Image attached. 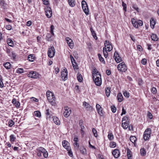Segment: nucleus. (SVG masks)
Instances as JSON below:
<instances>
[{
  "instance_id": "obj_1",
  "label": "nucleus",
  "mask_w": 159,
  "mask_h": 159,
  "mask_svg": "<svg viewBox=\"0 0 159 159\" xmlns=\"http://www.w3.org/2000/svg\"><path fill=\"white\" fill-rule=\"evenodd\" d=\"M92 78L95 84L100 86L102 84L101 77L99 72L95 68L92 71Z\"/></svg>"
},
{
  "instance_id": "obj_2",
  "label": "nucleus",
  "mask_w": 159,
  "mask_h": 159,
  "mask_svg": "<svg viewBox=\"0 0 159 159\" xmlns=\"http://www.w3.org/2000/svg\"><path fill=\"white\" fill-rule=\"evenodd\" d=\"M131 22L134 27L136 28H138L139 25V26H141L143 25V22L141 20H137L134 18L132 19Z\"/></svg>"
},
{
  "instance_id": "obj_3",
  "label": "nucleus",
  "mask_w": 159,
  "mask_h": 159,
  "mask_svg": "<svg viewBox=\"0 0 159 159\" xmlns=\"http://www.w3.org/2000/svg\"><path fill=\"white\" fill-rule=\"evenodd\" d=\"M118 70L122 72H125L127 70V67L124 62L119 64L117 67Z\"/></svg>"
},
{
  "instance_id": "obj_4",
  "label": "nucleus",
  "mask_w": 159,
  "mask_h": 159,
  "mask_svg": "<svg viewBox=\"0 0 159 159\" xmlns=\"http://www.w3.org/2000/svg\"><path fill=\"white\" fill-rule=\"evenodd\" d=\"M151 134V129L150 128L147 129L143 134V139L145 140H148Z\"/></svg>"
},
{
  "instance_id": "obj_5",
  "label": "nucleus",
  "mask_w": 159,
  "mask_h": 159,
  "mask_svg": "<svg viewBox=\"0 0 159 159\" xmlns=\"http://www.w3.org/2000/svg\"><path fill=\"white\" fill-rule=\"evenodd\" d=\"M64 109L65 111L63 113L64 116L67 118L69 116L71 112V110L70 108L68 106H65L64 107Z\"/></svg>"
},
{
  "instance_id": "obj_6",
  "label": "nucleus",
  "mask_w": 159,
  "mask_h": 159,
  "mask_svg": "<svg viewBox=\"0 0 159 159\" xmlns=\"http://www.w3.org/2000/svg\"><path fill=\"white\" fill-rule=\"evenodd\" d=\"M82 7L83 10L86 14H88L89 9L86 2L84 0H83L81 2Z\"/></svg>"
},
{
  "instance_id": "obj_7",
  "label": "nucleus",
  "mask_w": 159,
  "mask_h": 159,
  "mask_svg": "<svg viewBox=\"0 0 159 159\" xmlns=\"http://www.w3.org/2000/svg\"><path fill=\"white\" fill-rule=\"evenodd\" d=\"M48 56L49 57H53L55 54V49L53 46H51L48 49Z\"/></svg>"
},
{
  "instance_id": "obj_8",
  "label": "nucleus",
  "mask_w": 159,
  "mask_h": 159,
  "mask_svg": "<svg viewBox=\"0 0 159 159\" xmlns=\"http://www.w3.org/2000/svg\"><path fill=\"white\" fill-rule=\"evenodd\" d=\"M61 76L62 80H63L64 81L66 80L67 79V71L65 67L63 68V70L61 72Z\"/></svg>"
},
{
  "instance_id": "obj_9",
  "label": "nucleus",
  "mask_w": 159,
  "mask_h": 159,
  "mask_svg": "<svg viewBox=\"0 0 159 159\" xmlns=\"http://www.w3.org/2000/svg\"><path fill=\"white\" fill-rule=\"evenodd\" d=\"M45 15L48 18H50L52 16V11L50 7H48L45 8Z\"/></svg>"
},
{
  "instance_id": "obj_10",
  "label": "nucleus",
  "mask_w": 159,
  "mask_h": 159,
  "mask_svg": "<svg viewBox=\"0 0 159 159\" xmlns=\"http://www.w3.org/2000/svg\"><path fill=\"white\" fill-rule=\"evenodd\" d=\"M65 39L70 48L71 49L73 48L74 47V44L72 40L68 37H66Z\"/></svg>"
},
{
  "instance_id": "obj_11",
  "label": "nucleus",
  "mask_w": 159,
  "mask_h": 159,
  "mask_svg": "<svg viewBox=\"0 0 159 159\" xmlns=\"http://www.w3.org/2000/svg\"><path fill=\"white\" fill-rule=\"evenodd\" d=\"M28 75L29 77L37 78L39 76V74L36 71H31L30 72Z\"/></svg>"
},
{
  "instance_id": "obj_12",
  "label": "nucleus",
  "mask_w": 159,
  "mask_h": 159,
  "mask_svg": "<svg viewBox=\"0 0 159 159\" xmlns=\"http://www.w3.org/2000/svg\"><path fill=\"white\" fill-rule=\"evenodd\" d=\"M114 57L117 63H119L122 61L121 57H120L119 55L116 52H115L114 54Z\"/></svg>"
},
{
  "instance_id": "obj_13",
  "label": "nucleus",
  "mask_w": 159,
  "mask_h": 159,
  "mask_svg": "<svg viewBox=\"0 0 159 159\" xmlns=\"http://www.w3.org/2000/svg\"><path fill=\"white\" fill-rule=\"evenodd\" d=\"M62 144L63 146L67 150H69L71 149L70 147V144L67 141L64 140L63 141Z\"/></svg>"
},
{
  "instance_id": "obj_14",
  "label": "nucleus",
  "mask_w": 159,
  "mask_h": 159,
  "mask_svg": "<svg viewBox=\"0 0 159 159\" xmlns=\"http://www.w3.org/2000/svg\"><path fill=\"white\" fill-rule=\"evenodd\" d=\"M105 47H106L108 49V51H111L112 49V46L111 43L109 41L106 40L104 43Z\"/></svg>"
},
{
  "instance_id": "obj_15",
  "label": "nucleus",
  "mask_w": 159,
  "mask_h": 159,
  "mask_svg": "<svg viewBox=\"0 0 159 159\" xmlns=\"http://www.w3.org/2000/svg\"><path fill=\"white\" fill-rule=\"evenodd\" d=\"M83 106L87 110L89 111H92L93 109L92 107L89 104L86 102H84L83 103Z\"/></svg>"
},
{
  "instance_id": "obj_16",
  "label": "nucleus",
  "mask_w": 159,
  "mask_h": 159,
  "mask_svg": "<svg viewBox=\"0 0 159 159\" xmlns=\"http://www.w3.org/2000/svg\"><path fill=\"white\" fill-rule=\"evenodd\" d=\"M112 154L115 158H118L120 155L119 151L118 149H115L112 152Z\"/></svg>"
},
{
  "instance_id": "obj_17",
  "label": "nucleus",
  "mask_w": 159,
  "mask_h": 159,
  "mask_svg": "<svg viewBox=\"0 0 159 159\" xmlns=\"http://www.w3.org/2000/svg\"><path fill=\"white\" fill-rule=\"evenodd\" d=\"M43 147H39L36 149V152L38 157H41L42 154L43 153Z\"/></svg>"
},
{
  "instance_id": "obj_18",
  "label": "nucleus",
  "mask_w": 159,
  "mask_h": 159,
  "mask_svg": "<svg viewBox=\"0 0 159 159\" xmlns=\"http://www.w3.org/2000/svg\"><path fill=\"white\" fill-rule=\"evenodd\" d=\"M12 102L16 107H19L20 106V103L19 101H16L15 98H14L12 100Z\"/></svg>"
},
{
  "instance_id": "obj_19",
  "label": "nucleus",
  "mask_w": 159,
  "mask_h": 159,
  "mask_svg": "<svg viewBox=\"0 0 159 159\" xmlns=\"http://www.w3.org/2000/svg\"><path fill=\"white\" fill-rule=\"evenodd\" d=\"M52 35L50 33H47L46 37V39L48 41H51L53 40Z\"/></svg>"
},
{
  "instance_id": "obj_20",
  "label": "nucleus",
  "mask_w": 159,
  "mask_h": 159,
  "mask_svg": "<svg viewBox=\"0 0 159 159\" xmlns=\"http://www.w3.org/2000/svg\"><path fill=\"white\" fill-rule=\"evenodd\" d=\"M35 58L34 55L30 54L28 56V59L29 61L33 62L35 59Z\"/></svg>"
},
{
  "instance_id": "obj_21",
  "label": "nucleus",
  "mask_w": 159,
  "mask_h": 159,
  "mask_svg": "<svg viewBox=\"0 0 159 159\" xmlns=\"http://www.w3.org/2000/svg\"><path fill=\"white\" fill-rule=\"evenodd\" d=\"M53 120L56 124L58 125L60 124V121L59 119L55 116H54L53 117Z\"/></svg>"
},
{
  "instance_id": "obj_22",
  "label": "nucleus",
  "mask_w": 159,
  "mask_h": 159,
  "mask_svg": "<svg viewBox=\"0 0 159 159\" xmlns=\"http://www.w3.org/2000/svg\"><path fill=\"white\" fill-rule=\"evenodd\" d=\"M127 156L128 159H132V152L129 148L127 149Z\"/></svg>"
},
{
  "instance_id": "obj_23",
  "label": "nucleus",
  "mask_w": 159,
  "mask_h": 159,
  "mask_svg": "<svg viewBox=\"0 0 159 159\" xmlns=\"http://www.w3.org/2000/svg\"><path fill=\"white\" fill-rule=\"evenodd\" d=\"M150 24L151 27L153 29L154 28L156 24V22L153 18H151L150 20Z\"/></svg>"
},
{
  "instance_id": "obj_24",
  "label": "nucleus",
  "mask_w": 159,
  "mask_h": 159,
  "mask_svg": "<svg viewBox=\"0 0 159 159\" xmlns=\"http://www.w3.org/2000/svg\"><path fill=\"white\" fill-rule=\"evenodd\" d=\"M123 97L122 94L120 93H118L117 96V99L120 102H121L123 100Z\"/></svg>"
},
{
  "instance_id": "obj_25",
  "label": "nucleus",
  "mask_w": 159,
  "mask_h": 159,
  "mask_svg": "<svg viewBox=\"0 0 159 159\" xmlns=\"http://www.w3.org/2000/svg\"><path fill=\"white\" fill-rule=\"evenodd\" d=\"M4 67L7 69L10 68L11 67V65L9 62H6L3 64Z\"/></svg>"
},
{
  "instance_id": "obj_26",
  "label": "nucleus",
  "mask_w": 159,
  "mask_h": 159,
  "mask_svg": "<svg viewBox=\"0 0 159 159\" xmlns=\"http://www.w3.org/2000/svg\"><path fill=\"white\" fill-rule=\"evenodd\" d=\"M122 127L125 129H127L129 125V122H122Z\"/></svg>"
},
{
  "instance_id": "obj_27",
  "label": "nucleus",
  "mask_w": 159,
  "mask_h": 159,
  "mask_svg": "<svg viewBox=\"0 0 159 159\" xmlns=\"http://www.w3.org/2000/svg\"><path fill=\"white\" fill-rule=\"evenodd\" d=\"M90 30L94 38L96 40L97 39V37L96 35V34L95 33V31L92 27L90 28Z\"/></svg>"
},
{
  "instance_id": "obj_28",
  "label": "nucleus",
  "mask_w": 159,
  "mask_h": 159,
  "mask_svg": "<svg viewBox=\"0 0 159 159\" xmlns=\"http://www.w3.org/2000/svg\"><path fill=\"white\" fill-rule=\"evenodd\" d=\"M151 38L152 40L154 41H157L158 40V38L156 34H152L151 35Z\"/></svg>"
},
{
  "instance_id": "obj_29",
  "label": "nucleus",
  "mask_w": 159,
  "mask_h": 159,
  "mask_svg": "<svg viewBox=\"0 0 159 159\" xmlns=\"http://www.w3.org/2000/svg\"><path fill=\"white\" fill-rule=\"evenodd\" d=\"M7 43L8 45L11 47H13V42L11 39H8L7 40Z\"/></svg>"
},
{
  "instance_id": "obj_30",
  "label": "nucleus",
  "mask_w": 159,
  "mask_h": 159,
  "mask_svg": "<svg viewBox=\"0 0 159 159\" xmlns=\"http://www.w3.org/2000/svg\"><path fill=\"white\" fill-rule=\"evenodd\" d=\"M43 157L45 158H47L48 157V152L46 151V150L43 148Z\"/></svg>"
},
{
  "instance_id": "obj_31",
  "label": "nucleus",
  "mask_w": 159,
  "mask_h": 159,
  "mask_svg": "<svg viewBox=\"0 0 159 159\" xmlns=\"http://www.w3.org/2000/svg\"><path fill=\"white\" fill-rule=\"evenodd\" d=\"M0 5L1 7L5 8L7 5V4L5 3V1L2 0L0 1Z\"/></svg>"
},
{
  "instance_id": "obj_32",
  "label": "nucleus",
  "mask_w": 159,
  "mask_h": 159,
  "mask_svg": "<svg viewBox=\"0 0 159 159\" xmlns=\"http://www.w3.org/2000/svg\"><path fill=\"white\" fill-rule=\"evenodd\" d=\"M140 152L142 156H145L146 154V151L144 148H142L140 149Z\"/></svg>"
},
{
  "instance_id": "obj_33",
  "label": "nucleus",
  "mask_w": 159,
  "mask_h": 159,
  "mask_svg": "<svg viewBox=\"0 0 159 159\" xmlns=\"http://www.w3.org/2000/svg\"><path fill=\"white\" fill-rule=\"evenodd\" d=\"M77 78L79 82H81L82 81L83 78H82V76L80 74V73H78L77 74Z\"/></svg>"
},
{
  "instance_id": "obj_34",
  "label": "nucleus",
  "mask_w": 159,
  "mask_h": 159,
  "mask_svg": "<svg viewBox=\"0 0 159 159\" xmlns=\"http://www.w3.org/2000/svg\"><path fill=\"white\" fill-rule=\"evenodd\" d=\"M68 1L70 6L73 7L75 6V0H68Z\"/></svg>"
},
{
  "instance_id": "obj_35",
  "label": "nucleus",
  "mask_w": 159,
  "mask_h": 159,
  "mask_svg": "<svg viewBox=\"0 0 159 159\" xmlns=\"http://www.w3.org/2000/svg\"><path fill=\"white\" fill-rule=\"evenodd\" d=\"M80 150L81 152L83 154H85L86 153V151L85 148L84 147H81L80 148Z\"/></svg>"
},
{
  "instance_id": "obj_36",
  "label": "nucleus",
  "mask_w": 159,
  "mask_h": 159,
  "mask_svg": "<svg viewBox=\"0 0 159 159\" xmlns=\"http://www.w3.org/2000/svg\"><path fill=\"white\" fill-rule=\"evenodd\" d=\"M98 58H99V60H100V61L103 63H105V61L104 60V58L102 57V56L101 55V54L100 53H98Z\"/></svg>"
},
{
  "instance_id": "obj_37",
  "label": "nucleus",
  "mask_w": 159,
  "mask_h": 159,
  "mask_svg": "<svg viewBox=\"0 0 159 159\" xmlns=\"http://www.w3.org/2000/svg\"><path fill=\"white\" fill-rule=\"evenodd\" d=\"M34 113V115L36 116L40 117L41 116L40 112L39 111H35Z\"/></svg>"
},
{
  "instance_id": "obj_38",
  "label": "nucleus",
  "mask_w": 159,
  "mask_h": 159,
  "mask_svg": "<svg viewBox=\"0 0 159 159\" xmlns=\"http://www.w3.org/2000/svg\"><path fill=\"white\" fill-rule=\"evenodd\" d=\"M108 137L110 140H112L114 139V136L112 133H109L108 135Z\"/></svg>"
},
{
  "instance_id": "obj_39",
  "label": "nucleus",
  "mask_w": 159,
  "mask_h": 159,
  "mask_svg": "<svg viewBox=\"0 0 159 159\" xmlns=\"http://www.w3.org/2000/svg\"><path fill=\"white\" fill-rule=\"evenodd\" d=\"M103 52L105 57L106 58L108 56V53L106 50V48H103Z\"/></svg>"
},
{
  "instance_id": "obj_40",
  "label": "nucleus",
  "mask_w": 159,
  "mask_h": 159,
  "mask_svg": "<svg viewBox=\"0 0 159 159\" xmlns=\"http://www.w3.org/2000/svg\"><path fill=\"white\" fill-rule=\"evenodd\" d=\"M130 141L133 143H134L136 140V138L135 137L131 136L130 138Z\"/></svg>"
},
{
  "instance_id": "obj_41",
  "label": "nucleus",
  "mask_w": 159,
  "mask_h": 159,
  "mask_svg": "<svg viewBox=\"0 0 159 159\" xmlns=\"http://www.w3.org/2000/svg\"><path fill=\"white\" fill-rule=\"evenodd\" d=\"M110 88H107L106 89V93L107 97H108L110 95Z\"/></svg>"
},
{
  "instance_id": "obj_42",
  "label": "nucleus",
  "mask_w": 159,
  "mask_h": 159,
  "mask_svg": "<svg viewBox=\"0 0 159 159\" xmlns=\"http://www.w3.org/2000/svg\"><path fill=\"white\" fill-rule=\"evenodd\" d=\"M122 122H129V118L125 116L122 119Z\"/></svg>"
},
{
  "instance_id": "obj_43",
  "label": "nucleus",
  "mask_w": 159,
  "mask_h": 159,
  "mask_svg": "<svg viewBox=\"0 0 159 159\" xmlns=\"http://www.w3.org/2000/svg\"><path fill=\"white\" fill-rule=\"evenodd\" d=\"M16 139V137L13 134H11L10 136V140L11 142H14Z\"/></svg>"
},
{
  "instance_id": "obj_44",
  "label": "nucleus",
  "mask_w": 159,
  "mask_h": 159,
  "mask_svg": "<svg viewBox=\"0 0 159 159\" xmlns=\"http://www.w3.org/2000/svg\"><path fill=\"white\" fill-rule=\"evenodd\" d=\"M50 33L51 34L54 36V33H53V30L54 29V26L53 25H52L50 26Z\"/></svg>"
},
{
  "instance_id": "obj_45",
  "label": "nucleus",
  "mask_w": 159,
  "mask_h": 159,
  "mask_svg": "<svg viewBox=\"0 0 159 159\" xmlns=\"http://www.w3.org/2000/svg\"><path fill=\"white\" fill-rule=\"evenodd\" d=\"M116 146V143L114 142H111L110 143V146L111 148H115Z\"/></svg>"
},
{
  "instance_id": "obj_46",
  "label": "nucleus",
  "mask_w": 159,
  "mask_h": 159,
  "mask_svg": "<svg viewBox=\"0 0 159 159\" xmlns=\"http://www.w3.org/2000/svg\"><path fill=\"white\" fill-rule=\"evenodd\" d=\"M92 132L95 137H97L98 136V134L97 133L96 130L94 128H93L92 129Z\"/></svg>"
},
{
  "instance_id": "obj_47",
  "label": "nucleus",
  "mask_w": 159,
  "mask_h": 159,
  "mask_svg": "<svg viewBox=\"0 0 159 159\" xmlns=\"http://www.w3.org/2000/svg\"><path fill=\"white\" fill-rule=\"evenodd\" d=\"M14 121L11 120H9L8 122V125L9 127H11L14 125Z\"/></svg>"
},
{
  "instance_id": "obj_48",
  "label": "nucleus",
  "mask_w": 159,
  "mask_h": 159,
  "mask_svg": "<svg viewBox=\"0 0 159 159\" xmlns=\"http://www.w3.org/2000/svg\"><path fill=\"white\" fill-rule=\"evenodd\" d=\"M51 104L52 106H55L56 104L55 99H53L51 100L48 101Z\"/></svg>"
},
{
  "instance_id": "obj_49",
  "label": "nucleus",
  "mask_w": 159,
  "mask_h": 159,
  "mask_svg": "<svg viewBox=\"0 0 159 159\" xmlns=\"http://www.w3.org/2000/svg\"><path fill=\"white\" fill-rule=\"evenodd\" d=\"M2 77L1 75H0V87L2 88L3 86V84L2 81Z\"/></svg>"
},
{
  "instance_id": "obj_50",
  "label": "nucleus",
  "mask_w": 159,
  "mask_h": 159,
  "mask_svg": "<svg viewBox=\"0 0 159 159\" xmlns=\"http://www.w3.org/2000/svg\"><path fill=\"white\" fill-rule=\"evenodd\" d=\"M48 101L51 100L53 99H55V96L53 93V95H51L49 97L47 98Z\"/></svg>"
},
{
  "instance_id": "obj_51",
  "label": "nucleus",
  "mask_w": 159,
  "mask_h": 159,
  "mask_svg": "<svg viewBox=\"0 0 159 159\" xmlns=\"http://www.w3.org/2000/svg\"><path fill=\"white\" fill-rule=\"evenodd\" d=\"M46 114L47 116V118H50L51 114L49 112V110L48 109L46 110Z\"/></svg>"
},
{
  "instance_id": "obj_52",
  "label": "nucleus",
  "mask_w": 159,
  "mask_h": 159,
  "mask_svg": "<svg viewBox=\"0 0 159 159\" xmlns=\"http://www.w3.org/2000/svg\"><path fill=\"white\" fill-rule=\"evenodd\" d=\"M16 72L18 73H22L24 72V70L22 68H18Z\"/></svg>"
},
{
  "instance_id": "obj_53",
  "label": "nucleus",
  "mask_w": 159,
  "mask_h": 159,
  "mask_svg": "<svg viewBox=\"0 0 159 159\" xmlns=\"http://www.w3.org/2000/svg\"><path fill=\"white\" fill-rule=\"evenodd\" d=\"M122 6L123 7L124 10L125 11H126V5L123 2H122Z\"/></svg>"
},
{
  "instance_id": "obj_54",
  "label": "nucleus",
  "mask_w": 159,
  "mask_h": 159,
  "mask_svg": "<svg viewBox=\"0 0 159 159\" xmlns=\"http://www.w3.org/2000/svg\"><path fill=\"white\" fill-rule=\"evenodd\" d=\"M98 114L101 116H102L103 115V113L102 111V108L101 109V110H97Z\"/></svg>"
},
{
  "instance_id": "obj_55",
  "label": "nucleus",
  "mask_w": 159,
  "mask_h": 159,
  "mask_svg": "<svg viewBox=\"0 0 159 159\" xmlns=\"http://www.w3.org/2000/svg\"><path fill=\"white\" fill-rule=\"evenodd\" d=\"M151 91L153 94H155L157 93V90L156 88L155 87H152V88Z\"/></svg>"
},
{
  "instance_id": "obj_56",
  "label": "nucleus",
  "mask_w": 159,
  "mask_h": 159,
  "mask_svg": "<svg viewBox=\"0 0 159 159\" xmlns=\"http://www.w3.org/2000/svg\"><path fill=\"white\" fill-rule=\"evenodd\" d=\"M51 95H53V93L51 92L50 91H48L46 93L47 98L49 97Z\"/></svg>"
},
{
  "instance_id": "obj_57",
  "label": "nucleus",
  "mask_w": 159,
  "mask_h": 159,
  "mask_svg": "<svg viewBox=\"0 0 159 159\" xmlns=\"http://www.w3.org/2000/svg\"><path fill=\"white\" fill-rule=\"evenodd\" d=\"M111 110L113 113H115L116 111V108L115 106H112L111 107Z\"/></svg>"
},
{
  "instance_id": "obj_58",
  "label": "nucleus",
  "mask_w": 159,
  "mask_h": 159,
  "mask_svg": "<svg viewBox=\"0 0 159 159\" xmlns=\"http://www.w3.org/2000/svg\"><path fill=\"white\" fill-rule=\"evenodd\" d=\"M9 55L11 57H12L13 59H15V58L16 55L14 53L12 52L11 53H10Z\"/></svg>"
},
{
  "instance_id": "obj_59",
  "label": "nucleus",
  "mask_w": 159,
  "mask_h": 159,
  "mask_svg": "<svg viewBox=\"0 0 159 159\" xmlns=\"http://www.w3.org/2000/svg\"><path fill=\"white\" fill-rule=\"evenodd\" d=\"M132 7L135 10L138 12H139V8L136 5L134 4L132 6Z\"/></svg>"
},
{
  "instance_id": "obj_60",
  "label": "nucleus",
  "mask_w": 159,
  "mask_h": 159,
  "mask_svg": "<svg viewBox=\"0 0 159 159\" xmlns=\"http://www.w3.org/2000/svg\"><path fill=\"white\" fill-rule=\"evenodd\" d=\"M70 58L72 63H73V62H74V63H76V62H75V60L74 58L71 55H70Z\"/></svg>"
},
{
  "instance_id": "obj_61",
  "label": "nucleus",
  "mask_w": 159,
  "mask_h": 159,
  "mask_svg": "<svg viewBox=\"0 0 159 159\" xmlns=\"http://www.w3.org/2000/svg\"><path fill=\"white\" fill-rule=\"evenodd\" d=\"M142 64L143 65H145L147 63L146 60L145 59H143L141 61Z\"/></svg>"
},
{
  "instance_id": "obj_62",
  "label": "nucleus",
  "mask_w": 159,
  "mask_h": 159,
  "mask_svg": "<svg viewBox=\"0 0 159 159\" xmlns=\"http://www.w3.org/2000/svg\"><path fill=\"white\" fill-rule=\"evenodd\" d=\"M124 95L125 96V97L128 98L129 96V94L128 93H127V92H125L124 93Z\"/></svg>"
},
{
  "instance_id": "obj_63",
  "label": "nucleus",
  "mask_w": 159,
  "mask_h": 159,
  "mask_svg": "<svg viewBox=\"0 0 159 159\" xmlns=\"http://www.w3.org/2000/svg\"><path fill=\"white\" fill-rule=\"evenodd\" d=\"M6 28L8 30H10L12 28V27L10 25H7L6 27Z\"/></svg>"
},
{
  "instance_id": "obj_64",
  "label": "nucleus",
  "mask_w": 159,
  "mask_h": 159,
  "mask_svg": "<svg viewBox=\"0 0 159 159\" xmlns=\"http://www.w3.org/2000/svg\"><path fill=\"white\" fill-rule=\"evenodd\" d=\"M96 108L97 110H101V109H102L101 107L98 104H97L96 105Z\"/></svg>"
}]
</instances>
